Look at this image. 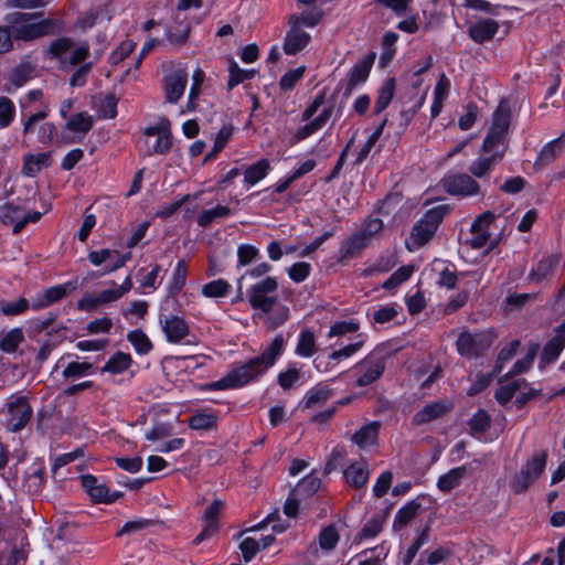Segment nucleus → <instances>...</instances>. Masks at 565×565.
<instances>
[{
	"label": "nucleus",
	"instance_id": "13d9d810",
	"mask_svg": "<svg viewBox=\"0 0 565 565\" xmlns=\"http://www.w3.org/2000/svg\"><path fill=\"white\" fill-rule=\"evenodd\" d=\"M29 310V300L21 297L14 301H1L0 311L8 317L19 316Z\"/></svg>",
	"mask_w": 565,
	"mask_h": 565
},
{
	"label": "nucleus",
	"instance_id": "c756f323",
	"mask_svg": "<svg viewBox=\"0 0 565 565\" xmlns=\"http://www.w3.org/2000/svg\"><path fill=\"white\" fill-rule=\"evenodd\" d=\"M422 504L418 499L408 501L395 514L393 530L398 531L408 525L420 512Z\"/></svg>",
	"mask_w": 565,
	"mask_h": 565
},
{
	"label": "nucleus",
	"instance_id": "37998d69",
	"mask_svg": "<svg viewBox=\"0 0 565 565\" xmlns=\"http://www.w3.org/2000/svg\"><path fill=\"white\" fill-rule=\"evenodd\" d=\"M93 116L86 111H82L71 117L66 124V128L73 132L86 134L93 128Z\"/></svg>",
	"mask_w": 565,
	"mask_h": 565
},
{
	"label": "nucleus",
	"instance_id": "20e7f679",
	"mask_svg": "<svg viewBox=\"0 0 565 565\" xmlns=\"http://www.w3.org/2000/svg\"><path fill=\"white\" fill-rule=\"evenodd\" d=\"M448 212L449 207L447 205L429 209L413 226L409 241L406 242L407 248L414 250L429 242Z\"/></svg>",
	"mask_w": 565,
	"mask_h": 565
},
{
	"label": "nucleus",
	"instance_id": "393cba45",
	"mask_svg": "<svg viewBox=\"0 0 565 565\" xmlns=\"http://www.w3.org/2000/svg\"><path fill=\"white\" fill-rule=\"evenodd\" d=\"M383 228V222L380 218H371L366 222L360 233L354 234L350 239L351 249L364 248L370 239H372Z\"/></svg>",
	"mask_w": 565,
	"mask_h": 565
},
{
	"label": "nucleus",
	"instance_id": "864d4df0",
	"mask_svg": "<svg viewBox=\"0 0 565 565\" xmlns=\"http://www.w3.org/2000/svg\"><path fill=\"white\" fill-rule=\"evenodd\" d=\"M231 290V285L224 279H216L202 287L203 296L207 298L225 297Z\"/></svg>",
	"mask_w": 565,
	"mask_h": 565
},
{
	"label": "nucleus",
	"instance_id": "774afa93",
	"mask_svg": "<svg viewBox=\"0 0 565 565\" xmlns=\"http://www.w3.org/2000/svg\"><path fill=\"white\" fill-rule=\"evenodd\" d=\"M21 214V207L19 205H14L13 202H7L2 206H0V221L6 224H15L19 221Z\"/></svg>",
	"mask_w": 565,
	"mask_h": 565
},
{
	"label": "nucleus",
	"instance_id": "8fccbe9b",
	"mask_svg": "<svg viewBox=\"0 0 565 565\" xmlns=\"http://www.w3.org/2000/svg\"><path fill=\"white\" fill-rule=\"evenodd\" d=\"M24 340L23 331L14 328L8 331L0 341V349L7 353H13Z\"/></svg>",
	"mask_w": 565,
	"mask_h": 565
},
{
	"label": "nucleus",
	"instance_id": "680f3d73",
	"mask_svg": "<svg viewBox=\"0 0 565 565\" xmlns=\"http://www.w3.org/2000/svg\"><path fill=\"white\" fill-rule=\"evenodd\" d=\"M429 540L428 530H423L419 535L414 540V542L408 546L406 553L403 556V564L409 565L415 558L416 554L420 550V547L426 544Z\"/></svg>",
	"mask_w": 565,
	"mask_h": 565
},
{
	"label": "nucleus",
	"instance_id": "f257e3e1",
	"mask_svg": "<svg viewBox=\"0 0 565 565\" xmlns=\"http://www.w3.org/2000/svg\"><path fill=\"white\" fill-rule=\"evenodd\" d=\"M286 340L277 334L263 350L260 355L254 356L245 363L235 364L221 380L206 383L203 388L207 391H224L243 387L266 374L284 353Z\"/></svg>",
	"mask_w": 565,
	"mask_h": 565
},
{
	"label": "nucleus",
	"instance_id": "473e14b6",
	"mask_svg": "<svg viewBox=\"0 0 565 565\" xmlns=\"http://www.w3.org/2000/svg\"><path fill=\"white\" fill-rule=\"evenodd\" d=\"M218 417L213 411H196L188 419V425L194 430H210L217 424Z\"/></svg>",
	"mask_w": 565,
	"mask_h": 565
},
{
	"label": "nucleus",
	"instance_id": "a211bd4d",
	"mask_svg": "<svg viewBox=\"0 0 565 565\" xmlns=\"http://www.w3.org/2000/svg\"><path fill=\"white\" fill-rule=\"evenodd\" d=\"M451 409V403L444 401H436L427 404L424 408L418 411L413 416V424L416 426L428 424L433 420L439 419Z\"/></svg>",
	"mask_w": 565,
	"mask_h": 565
},
{
	"label": "nucleus",
	"instance_id": "412c9836",
	"mask_svg": "<svg viewBox=\"0 0 565 565\" xmlns=\"http://www.w3.org/2000/svg\"><path fill=\"white\" fill-rule=\"evenodd\" d=\"M502 159L503 153L501 151H495L491 154L487 153V156L479 157L470 163L469 172L471 173V177L473 175L478 179H483L489 177L495 164L501 162Z\"/></svg>",
	"mask_w": 565,
	"mask_h": 565
},
{
	"label": "nucleus",
	"instance_id": "052dcab7",
	"mask_svg": "<svg viewBox=\"0 0 565 565\" xmlns=\"http://www.w3.org/2000/svg\"><path fill=\"white\" fill-rule=\"evenodd\" d=\"M413 274V268L409 266H403L395 270L383 284V288L392 290L408 280Z\"/></svg>",
	"mask_w": 565,
	"mask_h": 565
},
{
	"label": "nucleus",
	"instance_id": "bf43d9fd",
	"mask_svg": "<svg viewBox=\"0 0 565 565\" xmlns=\"http://www.w3.org/2000/svg\"><path fill=\"white\" fill-rule=\"evenodd\" d=\"M490 423L489 414L484 409H478L469 420V427L473 435L482 434L489 429Z\"/></svg>",
	"mask_w": 565,
	"mask_h": 565
},
{
	"label": "nucleus",
	"instance_id": "7c9ffc66",
	"mask_svg": "<svg viewBox=\"0 0 565 565\" xmlns=\"http://www.w3.org/2000/svg\"><path fill=\"white\" fill-rule=\"evenodd\" d=\"M343 476L348 484L360 489L367 482L370 472L366 463L354 462L343 471Z\"/></svg>",
	"mask_w": 565,
	"mask_h": 565
},
{
	"label": "nucleus",
	"instance_id": "2f4dec72",
	"mask_svg": "<svg viewBox=\"0 0 565 565\" xmlns=\"http://www.w3.org/2000/svg\"><path fill=\"white\" fill-rule=\"evenodd\" d=\"M74 46V42L70 38H60L51 42L47 47V53L51 58L57 60L60 67L64 71L67 70V57L65 56Z\"/></svg>",
	"mask_w": 565,
	"mask_h": 565
},
{
	"label": "nucleus",
	"instance_id": "a19ab883",
	"mask_svg": "<svg viewBox=\"0 0 565 565\" xmlns=\"http://www.w3.org/2000/svg\"><path fill=\"white\" fill-rule=\"evenodd\" d=\"M322 19V10L313 9L310 11H305L299 15L292 14L290 15L288 23L289 25H295L297 28H301V25L313 28L316 26Z\"/></svg>",
	"mask_w": 565,
	"mask_h": 565
},
{
	"label": "nucleus",
	"instance_id": "2eb2a0df",
	"mask_svg": "<svg viewBox=\"0 0 565 565\" xmlns=\"http://www.w3.org/2000/svg\"><path fill=\"white\" fill-rule=\"evenodd\" d=\"M82 486L96 503H113L119 497L118 493L110 494L107 487L92 475L82 476Z\"/></svg>",
	"mask_w": 565,
	"mask_h": 565
},
{
	"label": "nucleus",
	"instance_id": "49530a36",
	"mask_svg": "<svg viewBox=\"0 0 565 565\" xmlns=\"http://www.w3.org/2000/svg\"><path fill=\"white\" fill-rule=\"evenodd\" d=\"M127 340L132 344L138 354H148L153 348L150 339L141 329L130 331L127 334Z\"/></svg>",
	"mask_w": 565,
	"mask_h": 565
},
{
	"label": "nucleus",
	"instance_id": "4be33fe9",
	"mask_svg": "<svg viewBox=\"0 0 565 565\" xmlns=\"http://www.w3.org/2000/svg\"><path fill=\"white\" fill-rule=\"evenodd\" d=\"M311 36L295 25H290L284 42V52L288 55H295L302 51L310 42Z\"/></svg>",
	"mask_w": 565,
	"mask_h": 565
},
{
	"label": "nucleus",
	"instance_id": "5701e85b",
	"mask_svg": "<svg viewBox=\"0 0 565 565\" xmlns=\"http://www.w3.org/2000/svg\"><path fill=\"white\" fill-rule=\"evenodd\" d=\"M561 262V256L556 254H551L544 256L535 267H533L527 276L531 281H542L548 279L554 274L555 269L558 267Z\"/></svg>",
	"mask_w": 565,
	"mask_h": 565
},
{
	"label": "nucleus",
	"instance_id": "1a4fd4ad",
	"mask_svg": "<svg viewBox=\"0 0 565 565\" xmlns=\"http://www.w3.org/2000/svg\"><path fill=\"white\" fill-rule=\"evenodd\" d=\"M491 344L492 335L484 331L476 333L463 331L456 342L458 353L467 358L481 355Z\"/></svg>",
	"mask_w": 565,
	"mask_h": 565
},
{
	"label": "nucleus",
	"instance_id": "58836bf2",
	"mask_svg": "<svg viewBox=\"0 0 565 565\" xmlns=\"http://www.w3.org/2000/svg\"><path fill=\"white\" fill-rule=\"evenodd\" d=\"M395 93V81L394 78H388L380 88L379 96L374 106V114L379 115L383 110L387 108L391 104Z\"/></svg>",
	"mask_w": 565,
	"mask_h": 565
},
{
	"label": "nucleus",
	"instance_id": "c03bdc74",
	"mask_svg": "<svg viewBox=\"0 0 565 565\" xmlns=\"http://www.w3.org/2000/svg\"><path fill=\"white\" fill-rule=\"evenodd\" d=\"M526 385V381L524 379L514 380L504 385H501L495 392V399L501 405L509 403L516 391L521 390Z\"/></svg>",
	"mask_w": 565,
	"mask_h": 565
},
{
	"label": "nucleus",
	"instance_id": "cd10ccee",
	"mask_svg": "<svg viewBox=\"0 0 565 565\" xmlns=\"http://www.w3.org/2000/svg\"><path fill=\"white\" fill-rule=\"evenodd\" d=\"M332 111V106H329L324 108L315 119L299 127L294 135L295 141L298 142L305 140L306 138L320 130L330 119Z\"/></svg>",
	"mask_w": 565,
	"mask_h": 565
},
{
	"label": "nucleus",
	"instance_id": "39448f33",
	"mask_svg": "<svg viewBox=\"0 0 565 565\" xmlns=\"http://www.w3.org/2000/svg\"><path fill=\"white\" fill-rule=\"evenodd\" d=\"M547 457L546 449L534 451L522 465L520 471L510 479V489L516 494L525 492L544 472Z\"/></svg>",
	"mask_w": 565,
	"mask_h": 565
},
{
	"label": "nucleus",
	"instance_id": "bb28decb",
	"mask_svg": "<svg viewBox=\"0 0 565 565\" xmlns=\"http://www.w3.org/2000/svg\"><path fill=\"white\" fill-rule=\"evenodd\" d=\"M565 147V134H562L558 138L546 143L540 151L539 157L534 163L535 167H544L555 161Z\"/></svg>",
	"mask_w": 565,
	"mask_h": 565
},
{
	"label": "nucleus",
	"instance_id": "4c0bfd02",
	"mask_svg": "<svg viewBox=\"0 0 565 565\" xmlns=\"http://www.w3.org/2000/svg\"><path fill=\"white\" fill-rule=\"evenodd\" d=\"M317 352L316 338L312 331L306 329L299 334L296 347V354L302 358H310Z\"/></svg>",
	"mask_w": 565,
	"mask_h": 565
},
{
	"label": "nucleus",
	"instance_id": "a878e982",
	"mask_svg": "<svg viewBox=\"0 0 565 565\" xmlns=\"http://www.w3.org/2000/svg\"><path fill=\"white\" fill-rule=\"evenodd\" d=\"M52 163L51 152H41L38 154L26 153L23 157L22 173L34 178L42 169L49 168Z\"/></svg>",
	"mask_w": 565,
	"mask_h": 565
},
{
	"label": "nucleus",
	"instance_id": "f8f14e48",
	"mask_svg": "<svg viewBox=\"0 0 565 565\" xmlns=\"http://www.w3.org/2000/svg\"><path fill=\"white\" fill-rule=\"evenodd\" d=\"M159 323L167 341L173 344L182 343L191 333L189 323L175 315L160 316Z\"/></svg>",
	"mask_w": 565,
	"mask_h": 565
},
{
	"label": "nucleus",
	"instance_id": "0eeeda50",
	"mask_svg": "<svg viewBox=\"0 0 565 565\" xmlns=\"http://www.w3.org/2000/svg\"><path fill=\"white\" fill-rule=\"evenodd\" d=\"M278 289L276 278L267 276L265 279L254 284L247 291L249 305L254 309L268 313L277 302V297L270 296Z\"/></svg>",
	"mask_w": 565,
	"mask_h": 565
},
{
	"label": "nucleus",
	"instance_id": "603ef678",
	"mask_svg": "<svg viewBox=\"0 0 565 565\" xmlns=\"http://www.w3.org/2000/svg\"><path fill=\"white\" fill-rule=\"evenodd\" d=\"M230 77L227 82V88L231 90L245 79H250L255 75L254 70H243L236 62L232 61L228 67Z\"/></svg>",
	"mask_w": 565,
	"mask_h": 565
},
{
	"label": "nucleus",
	"instance_id": "ddd939ff",
	"mask_svg": "<svg viewBox=\"0 0 565 565\" xmlns=\"http://www.w3.org/2000/svg\"><path fill=\"white\" fill-rule=\"evenodd\" d=\"M188 85V73L184 68H178L163 79L164 99L168 104H177L183 96Z\"/></svg>",
	"mask_w": 565,
	"mask_h": 565
},
{
	"label": "nucleus",
	"instance_id": "09e8293b",
	"mask_svg": "<svg viewBox=\"0 0 565 565\" xmlns=\"http://www.w3.org/2000/svg\"><path fill=\"white\" fill-rule=\"evenodd\" d=\"M74 289H76V281H68L63 285H57L45 289L43 291V295L49 306H51L65 298L68 295V292Z\"/></svg>",
	"mask_w": 565,
	"mask_h": 565
},
{
	"label": "nucleus",
	"instance_id": "338daca9",
	"mask_svg": "<svg viewBox=\"0 0 565 565\" xmlns=\"http://www.w3.org/2000/svg\"><path fill=\"white\" fill-rule=\"evenodd\" d=\"M259 257V250L254 245L242 244L237 248V266H247Z\"/></svg>",
	"mask_w": 565,
	"mask_h": 565
},
{
	"label": "nucleus",
	"instance_id": "9b49d317",
	"mask_svg": "<svg viewBox=\"0 0 565 565\" xmlns=\"http://www.w3.org/2000/svg\"><path fill=\"white\" fill-rule=\"evenodd\" d=\"M8 417L7 427L10 431L21 430L30 420L32 416V407L30 406L26 397L15 396L12 397L7 404Z\"/></svg>",
	"mask_w": 565,
	"mask_h": 565
},
{
	"label": "nucleus",
	"instance_id": "7ed1b4c3",
	"mask_svg": "<svg viewBox=\"0 0 565 565\" xmlns=\"http://www.w3.org/2000/svg\"><path fill=\"white\" fill-rule=\"evenodd\" d=\"M511 122V107L508 102L501 100L492 116V124L482 142L484 153L501 151L505 154V137Z\"/></svg>",
	"mask_w": 565,
	"mask_h": 565
},
{
	"label": "nucleus",
	"instance_id": "6e6d98bb",
	"mask_svg": "<svg viewBox=\"0 0 565 565\" xmlns=\"http://www.w3.org/2000/svg\"><path fill=\"white\" fill-rule=\"evenodd\" d=\"M385 521L384 515H374L372 516L362 527L359 533V540H366L375 537L383 529V523Z\"/></svg>",
	"mask_w": 565,
	"mask_h": 565
},
{
	"label": "nucleus",
	"instance_id": "aec40b11",
	"mask_svg": "<svg viewBox=\"0 0 565 565\" xmlns=\"http://www.w3.org/2000/svg\"><path fill=\"white\" fill-rule=\"evenodd\" d=\"M499 31V23L492 19H481L469 26V36L476 43H484L493 39Z\"/></svg>",
	"mask_w": 565,
	"mask_h": 565
},
{
	"label": "nucleus",
	"instance_id": "e2e57ef3",
	"mask_svg": "<svg viewBox=\"0 0 565 565\" xmlns=\"http://www.w3.org/2000/svg\"><path fill=\"white\" fill-rule=\"evenodd\" d=\"M15 106L13 102L6 97L0 96V128L8 127L14 119Z\"/></svg>",
	"mask_w": 565,
	"mask_h": 565
},
{
	"label": "nucleus",
	"instance_id": "4468645a",
	"mask_svg": "<svg viewBox=\"0 0 565 565\" xmlns=\"http://www.w3.org/2000/svg\"><path fill=\"white\" fill-rule=\"evenodd\" d=\"M494 220L495 215L490 211L480 214L475 220L470 228L472 237L469 241L472 248H482L488 244L490 239L489 227Z\"/></svg>",
	"mask_w": 565,
	"mask_h": 565
},
{
	"label": "nucleus",
	"instance_id": "5fc2aeb1",
	"mask_svg": "<svg viewBox=\"0 0 565 565\" xmlns=\"http://www.w3.org/2000/svg\"><path fill=\"white\" fill-rule=\"evenodd\" d=\"M320 478L315 475H308L298 482L294 492L303 497H311L320 489Z\"/></svg>",
	"mask_w": 565,
	"mask_h": 565
},
{
	"label": "nucleus",
	"instance_id": "79ce46f5",
	"mask_svg": "<svg viewBox=\"0 0 565 565\" xmlns=\"http://www.w3.org/2000/svg\"><path fill=\"white\" fill-rule=\"evenodd\" d=\"M33 68L30 65H19L10 75V83L6 87V92L12 93L13 89L22 87L32 76Z\"/></svg>",
	"mask_w": 565,
	"mask_h": 565
},
{
	"label": "nucleus",
	"instance_id": "0e129e2a",
	"mask_svg": "<svg viewBox=\"0 0 565 565\" xmlns=\"http://www.w3.org/2000/svg\"><path fill=\"white\" fill-rule=\"evenodd\" d=\"M300 380V371L295 366H289L286 371L280 372L277 376L279 386L285 390H291Z\"/></svg>",
	"mask_w": 565,
	"mask_h": 565
},
{
	"label": "nucleus",
	"instance_id": "f704fd0d",
	"mask_svg": "<svg viewBox=\"0 0 565 565\" xmlns=\"http://www.w3.org/2000/svg\"><path fill=\"white\" fill-rule=\"evenodd\" d=\"M132 359L130 354L118 351L113 354L109 360L102 367V372L110 374H121L130 367Z\"/></svg>",
	"mask_w": 565,
	"mask_h": 565
},
{
	"label": "nucleus",
	"instance_id": "3c124183",
	"mask_svg": "<svg viewBox=\"0 0 565 565\" xmlns=\"http://www.w3.org/2000/svg\"><path fill=\"white\" fill-rule=\"evenodd\" d=\"M402 311V307L397 303L382 306L372 313V320L375 323L384 324L394 320Z\"/></svg>",
	"mask_w": 565,
	"mask_h": 565
},
{
	"label": "nucleus",
	"instance_id": "423d86ee",
	"mask_svg": "<svg viewBox=\"0 0 565 565\" xmlns=\"http://www.w3.org/2000/svg\"><path fill=\"white\" fill-rule=\"evenodd\" d=\"M386 367V358L384 349L376 348L370 354H367L356 366V385L360 387L367 386L379 380Z\"/></svg>",
	"mask_w": 565,
	"mask_h": 565
},
{
	"label": "nucleus",
	"instance_id": "6e6552de",
	"mask_svg": "<svg viewBox=\"0 0 565 565\" xmlns=\"http://www.w3.org/2000/svg\"><path fill=\"white\" fill-rule=\"evenodd\" d=\"M443 189L450 195L468 198L480 194V184L467 173H447L441 179Z\"/></svg>",
	"mask_w": 565,
	"mask_h": 565
},
{
	"label": "nucleus",
	"instance_id": "c85d7f7f",
	"mask_svg": "<svg viewBox=\"0 0 565 565\" xmlns=\"http://www.w3.org/2000/svg\"><path fill=\"white\" fill-rule=\"evenodd\" d=\"M380 428V422H371L362 426L358 431H355L352 435L351 440L360 448H367L370 446H373L376 444Z\"/></svg>",
	"mask_w": 565,
	"mask_h": 565
},
{
	"label": "nucleus",
	"instance_id": "de8ad7c7",
	"mask_svg": "<svg viewBox=\"0 0 565 565\" xmlns=\"http://www.w3.org/2000/svg\"><path fill=\"white\" fill-rule=\"evenodd\" d=\"M232 211L230 207L225 205H216L213 209L203 210L198 218L196 222L200 226L206 227L209 226L215 218L220 217H227L231 215Z\"/></svg>",
	"mask_w": 565,
	"mask_h": 565
},
{
	"label": "nucleus",
	"instance_id": "72a5a7b5",
	"mask_svg": "<svg viewBox=\"0 0 565 565\" xmlns=\"http://www.w3.org/2000/svg\"><path fill=\"white\" fill-rule=\"evenodd\" d=\"M186 276H188V265H186L185 260L180 259L175 265V268L172 273L171 279L167 287L169 297L177 298V296L180 294V291L185 286Z\"/></svg>",
	"mask_w": 565,
	"mask_h": 565
},
{
	"label": "nucleus",
	"instance_id": "a18cd8bd",
	"mask_svg": "<svg viewBox=\"0 0 565 565\" xmlns=\"http://www.w3.org/2000/svg\"><path fill=\"white\" fill-rule=\"evenodd\" d=\"M387 118L385 117L381 124L377 126V128L370 135L365 143L360 149L358 157L355 159V164H361L370 154L371 150L380 139V137L383 134V130L386 126Z\"/></svg>",
	"mask_w": 565,
	"mask_h": 565
},
{
	"label": "nucleus",
	"instance_id": "dca6fc26",
	"mask_svg": "<svg viewBox=\"0 0 565 565\" xmlns=\"http://www.w3.org/2000/svg\"><path fill=\"white\" fill-rule=\"evenodd\" d=\"M224 508V502L222 500H214L204 511L203 521L205 522V526L203 530L196 535L193 540L194 544H200L206 537H211L217 531V518Z\"/></svg>",
	"mask_w": 565,
	"mask_h": 565
},
{
	"label": "nucleus",
	"instance_id": "e433bc0d",
	"mask_svg": "<svg viewBox=\"0 0 565 565\" xmlns=\"http://www.w3.org/2000/svg\"><path fill=\"white\" fill-rule=\"evenodd\" d=\"M339 540L340 533L335 523L322 527L319 533V546L324 552L334 550Z\"/></svg>",
	"mask_w": 565,
	"mask_h": 565
},
{
	"label": "nucleus",
	"instance_id": "f3484780",
	"mask_svg": "<svg viewBox=\"0 0 565 565\" xmlns=\"http://www.w3.org/2000/svg\"><path fill=\"white\" fill-rule=\"evenodd\" d=\"M554 337L544 345L541 353V362L554 363L565 348V320L555 328Z\"/></svg>",
	"mask_w": 565,
	"mask_h": 565
},
{
	"label": "nucleus",
	"instance_id": "9d476101",
	"mask_svg": "<svg viewBox=\"0 0 565 565\" xmlns=\"http://www.w3.org/2000/svg\"><path fill=\"white\" fill-rule=\"evenodd\" d=\"M374 60L375 53H369L351 68L348 79L338 84L337 90L343 89L344 98H349L356 87L367 79Z\"/></svg>",
	"mask_w": 565,
	"mask_h": 565
},
{
	"label": "nucleus",
	"instance_id": "b1692460",
	"mask_svg": "<svg viewBox=\"0 0 565 565\" xmlns=\"http://www.w3.org/2000/svg\"><path fill=\"white\" fill-rule=\"evenodd\" d=\"M117 295L113 289H106L98 294H85L77 302V309L82 311H93L99 306L117 301Z\"/></svg>",
	"mask_w": 565,
	"mask_h": 565
},
{
	"label": "nucleus",
	"instance_id": "f03ea898",
	"mask_svg": "<svg viewBox=\"0 0 565 565\" xmlns=\"http://www.w3.org/2000/svg\"><path fill=\"white\" fill-rule=\"evenodd\" d=\"M39 15L40 13L12 12L6 15L4 21L17 41L29 42L61 30V23L57 20H38Z\"/></svg>",
	"mask_w": 565,
	"mask_h": 565
},
{
	"label": "nucleus",
	"instance_id": "4d7b16f0",
	"mask_svg": "<svg viewBox=\"0 0 565 565\" xmlns=\"http://www.w3.org/2000/svg\"><path fill=\"white\" fill-rule=\"evenodd\" d=\"M93 364L89 362H71L63 370L65 379H79L92 373Z\"/></svg>",
	"mask_w": 565,
	"mask_h": 565
},
{
	"label": "nucleus",
	"instance_id": "6ab92c4d",
	"mask_svg": "<svg viewBox=\"0 0 565 565\" xmlns=\"http://www.w3.org/2000/svg\"><path fill=\"white\" fill-rule=\"evenodd\" d=\"M473 473L471 463L450 469L447 473L438 478L437 487L441 492L448 493L457 488L466 476Z\"/></svg>",
	"mask_w": 565,
	"mask_h": 565
},
{
	"label": "nucleus",
	"instance_id": "69168bd1",
	"mask_svg": "<svg viewBox=\"0 0 565 565\" xmlns=\"http://www.w3.org/2000/svg\"><path fill=\"white\" fill-rule=\"evenodd\" d=\"M520 342L518 340L511 341L508 345L501 349L499 352L497 363L493 369V374H499L503 369L504 364L509 362L515 354Z\"/></svg>",
	"mask_w": 565,
	"mask_h": 565
},
{
	"label": "nucleus",
	"instance_id": "ea45409f",
	"mask_svg": "<svg viewBox=\"0 0 565 565\" xmlns=\"http://www.w3.org/2000/svg\"><path fill=\"white\" fill-rule=\"evenodd\" d=\"M331 396V391L327 386H316L307 392L303 397V407L313 408L324 404Z\"/></svg>",
	"mask_w": 565,
	"mask_h": 565
},
{
	"label": "nucleus",
	"instance_id": "c9c22d12",
	"mask_svg": "<svg viewBox=\"0 0 565 565\" xmlns=\"http://www.w3.org/2000/svg\"><path fill=\"white\" fill-rule=\"evenodd\" d=\"M269 170V161L267 159H260L245 170L244 181L249 185H254L263 180L268 174Z\"/></svg>",
	"mask_w": 565,
	"mask_h": 565
}]
</instances>
